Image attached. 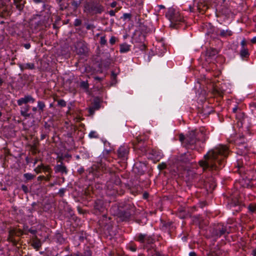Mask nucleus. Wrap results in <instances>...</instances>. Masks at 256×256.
I'll return each mask as SVG.
<instances>
[{"mask_svg": "<svg viewBox=\"0 0 256 256\" xmlns=\"http://www.w3.org/2000/svg\"><path fill=\"white\" fill-rule=\"evenodd\" d=\"M228 154L229 150L226 146L219 145L210 150L204 156V159L199 162V164L204 170H219L224 167L225 160Z\"/></svg>", "mask_w": 256, "mask_h": 256, "instance_id": "obj_1", "label": "nucleus"}, {"mask_svg": "<svg viewBox=\"0 0 256 256\" xmlns=\"http://www.w3.org/2000/svg\"><path fill=\"white\" fill-rule=\"evenodd\" d=\"M206 139L204 133L202 130L190 131L186 136L182 134H179V140L184 147L198 152L202 148L200 143H204Z\"/></svg>", "mask_w": 256, "mask_h": 256, "instance_id": "obj_2", "label": "nucleus"}, {"mask_svg": "<svg viewBox=\"0 0 256 256\" xmlns=\"http://www.w3.org/2000/svg\"><path fill=\"white\" fill-rule=\"evenodd\" d=\"M110 178L106 182V194L110 196H116V194L122 195L124 192V190L120 187L121 180L119 176L114 172H110Z\"/></svg>", "mask_w": 256, "mask_h": 256, "instance_id": "obj_3", "label": "nucleus"}, {"mask_svg": "<svg viewBox=\"0 0 256 256\" xmlns=\"http://www.w3.org/2000/svg\"><path fill=\"white\" fill-rule=\"evenodd\" d=\"M244 161L246 160V158H242L237 160L236 163L235 164L237 170L235 172H238L240 174H246V172H248V178L250 180V182L248 184V187L252 188L256 186V170L248 171L244 165Z\"/></svg>", "mask_w": 256, "mask_h": 256, "instance_id": "obj_4", "label": "nucleus"}, {"mask_svg": "<svg viewBox=\"0 0 256 256\" xmlns=\"http://www.w3.org/2000/svg\"><path fill=\"white\" fill-rule=\"evenodd\" d=\"M35 101V98L30 94L24 95V97L20 98L17 100V104L18 106L24 104V106L20 108V113L22 116L26 118L32 116V114L28 113L30 110V106L28 104L29 102L34 103Z\"/></svg>", "mask_w": 256, "mask_h": 256, "instance_id": "obj_5", "label": "nucleus"}, {"mask_svg": "<svg viewBox=\"0 0 256 256\" xmlns=\"http://www.w3.org/2000/svg\"><path fill=\"white\" fill-rule=\"evenodd\" d=\"M84 12L91 14H102L104 10V6L98 2L91 0L86 1L84 6Z\"/></svg>", "mask_w": 256, "mask_h": 256, "instance_id": "obj_6", "label": "nucleus"}, {"mask_svg": "<svg viewBox=\"0 0 256 256\" xmlns=\"http://www.w3.org/2000/svg\"><path fill=\"white\" fill-rule=\"evenodd\" d=\"M166 16L170 22V26L176 28H178V25L184 21L179 12L172 8L168 9Z\"/></svg>", "mask_w": 256, "mask_h": 256, "instance_id": "obj_7", "label": "nucleus"}, {"mask_svg": "<svg viewBox=\"0 0 256 256\" xmlns=\"http://www.w3.org/2000/svg\"><path fill=\"white\" fill-rule=\"evenodd\" d=\"M135 208L130 204L125 206V209L120 210L118 214V218L120 222H128L130 220L132 213L134 212Z\"/></svg>", "mask_w": 256, "mask_h": 256, "instance_id": "obj_8", "label": "nucleus"}, {"mask_svg": "<svg viewBox=\"0 0 256 256\" xmlns=\"http://www.w3.org/2000/svg\"><path fill=\"white\" fill-rule=\"evenodd\" d=\"M210 232L212 236L214 238L215 241L220 236H226L229 234L227 227L222 224L214 225Z\"/></svg>", "mask_w": 256, "mask_h": 256, "instance_id": "obj_9", "label": "nucleus"}, {"mask_svg": "<svg viewBox=\"0 0 256 256\" xmlns=\"http://www.w3.org/2000/svg\"><path fill=\"white\" fill-rule=\"evenodd\" d=\"M135 240L139 242L142 244L144 246L146 245L153 244L155 242L154 236L148 235L146 234H138L135 237Z\"/></svg>", "mask_w": 256, "mask_h": 256, "instance_id": "obj_10", "label": "nucleus"}, {"mask_svg": "<svg viewBox=\"0 0 256 256\" xmlns=\"http://www.w3.org/2000/svg\"><path fill=\"white\" fill-rule=\"evenodd\" d=\"M130 148L128 146L124 145L120 146L116 151L118 158L121 161L125 162L128 158Z\"/></svg>", "mask_w": 256, "mask_h": 256, "instance_id": "obj_11", "label": "nucleus"}, {"mask_svg": "<svg viewBox=\"0 0 256 256\" xmlns=\"http://www.w3.org/2000/svg\"><path fill=\"white\" fill-rule=\"evenodd\" d=\"M102 100L98 97L95 98L92 103V106L86 110L88 112V116H92L96 110H98L100 108V104Z\"/></svg>", "mask_w": 256, "mask_h": 256, "instance_id": "obj_12", "label": "nucleus"}, {"mask_svg": "<svg viewBox=\"0 0 256 256\" xmlns=\"http://www.w3.org/2000/svg\"><path fill=\"white\" fill-rule=\"evenodd\" d=\"M237 196L238 195L236 194L232 197L228 204L230 208H235L234 210L238 212L241 210L243 204L242 200L238 199Z\"/></svg>", "mask_w": 256, "mask_h": 256, "instance_id": "obj_13", "label": "nucleus"}, {"mask_svg": "<svg viewBox=\"0 0 256 256\" xmlns=\"http://www.w3.org/2000/svg\"><path fill=\"white\" fill-rule=\"evenodd\" d=\"M194 2L196 10L200 14H204L208 9V6L203 0H194Z\"/></svg>", "mask_w": 256, "mask_h": 256, "instance_id": "obj_14", "label": "nucleus"}, {"mask_svg": "<svg viewBox=\"0 0 256 256\" xmlns=\"http://www.w3.org/2000/svg\"><path fill=\"white\" fill-rule=\"evenodd\" d=\"M62 157H60L58 160V162H60V164H57L54 166V170L56 173L60 172L62 174H66L68 173V170L66 166L62 162Z\"/></svg>", "mask_w": 256, "mask_h": 256, "instance_id": "obj_15", "label": "nucleus"}, {"mask_svg": "<svg viewBox=\"0 0 256 256\" xmlns=\"http://www.w3.org/2000/svg\"><path fill=\"white\" fill-rule=\"evenodd\" d=\"M226 253L222 250L218 246L212 248L207 256H226Z\"/></svg>", "mask_w": 256, "mask_h": 256, "instance_id": "obj_16", "label": "nucleus"}, {"mask_svg": "<svg viewBox=\"0 0 256 256\" xmlns=\"http://www.w3.org/2000/svg\"><path fill=\"white\" fill-rule=\"evenodd\" d=\"M134 148L139 149L143 153L147 151V144L145 141L140 138H136V142L134 144Z\"/></svg>", "mask_w": 256, "mask_h": 256, "instance_id": "obj_17", "label": "nucleus"}, {"mask_svg": "<svg viewBox=\"0 0 256 256\" xmlns=\"http://www.w3.org/2000/svg\"><path fill=\"white\" fill-rule=\"evenodd\" d=\"M76 52L80 55H84L88 52L86 44L84 42H78L76 46Z\"/></svg>", "mask_w": 256, "mask_h": 256, "instance_id": "obj_18", "label": "nucleus"}, {"mask_svg": "<svg viewBox=\"0 0 256 256\" xmlns=\"http://www.w3.org/2000/svg\"><path fill=\"white\" fill-rule=\"evenodd\" d=\"M94 208L96 213H102L106 210V208L104 206L103 200H96L94 204Z\"/></svg>", "mask_w": 256, "mask_h": 256, "instance_id": "obj_19", "label": "nucleus"}, {"mask_svg": "<svg viewBox=\"0 0 256 256\" xmlns=\"http://www.w3.org/2000/svg\"><path fill=\"white\" fill-rule=\"evenodd\" d=\"M38 106L37 107L34 106L32 108V110L34 113L38 112L40 114L43 113L44 110V109L46 107L44 102L42 100L38 101Z\"/></svg>", "mask_w": 256, "mask_h": 256, "instance_id": "obj_20", "label": "nucleus"}, {"mask_svg": "<svg viewBox=\"0 0 256 256\" xmlns=\"http://www.w3.org/2000/svg\"><path fill=\"white\" fill-rule=\"evenodd\" d=\"M204 186L208 192L212 191L216 186V184L212 178H209L204 182Z\"/></svg>", "mask_w": 256, "mask_h": 256, "instance_id": "obj_21", "label": "nucleus"}, {"mask_svg": "<svg viewBox=\"0 0 256 256\" xmlns=\"http://www.w3.org/2000/svg\"><path fill=\"white\" fill-rule=\"evenodd\" d=\"M14 4L16 8L20 12H22L24 10V6L26 4L25 0H13Z\"/></svg>", "mask_w": 256, "mask_h": 256, "instance_id": "obj_22", "label": "nucleus"}, {"mask_svg": "<svg viewBox=\"0 0 256 256\" xmlns=\"http://www.w3.org/2000/svg\"><path fill=\"white\" fill-rule=\"evenodd\" d=\"M19 68L22 72L24 70H34L36 66L34 63H26L24 64H18Z\"/></svg>", "mask_w": 256, "mask_h": 256, "instance_id": "obj_23", "label": "nucleus"}, {"mask_svg": "<svg viewBox=\"0 0 256 256\" xmlns=\"http://www.w3.org/2000/svg\"><path fill=\"white\" fill-rule=\"evenodd\" d=\"M12 13V8L8 9L6 6L2 10H0V17L6 18V17L10 16Z\"/></svg>", "mask_w": 256, "mask_h": 256, "instance_id": "obj_24", "label": "nucleus"}, {"mask_svg": "<svg viewBox=\"0 0 256 256\" xmlns=\"http://www.w3.org/2000/svg\"><path fill=\"white\" fill-rule=\"evenodd\" d=\"M218 50L214 48H208L206 52V56L210 58H214L218 54Z\"/></svg>", "mask_w": 256, "mask_h": 256, "instance_id": "obj_25", "label": "nucleus"}, {"mask_svg": "<svg viewBox=\"0 0 256 256\" xmlns=\"http://www.w3.org/2000/svg\"><path fill=\"white\" fill-rule=\"evenodd\" d=\"M190 158V154L189 152L182 154L178 156V160L184 163L189 162Z\"/></svg>", "mask_w": 256, "mask_h": 256, "instance_id": "obj_26", "label": "nucleus"}, {"mask_svg": "<svg viewBox=\"0 0 256 256\" xmlns=\"http://www.w3.org/2000/svg\"><path fill=\"white\" fill-rule=\"evenodd\" d=\"M32 246L36 250H39L40 248L42 246V242L36 236L32 240Z\"/></svg>", "mask_w": 256, "mask_h": 256, "instance_id": "obj_27", "label": "nucleus"}, {"mask_svg": "<svg viewBox=\"0 0 256 256\" xmlns=\"http://www.w3.org/2000/svg\"><path fill=\"white\" fill-rule=\"evenodd\" d=\"M162 228L163 230L169 232L172 228L173 223L172 222H163Z\"/></svg>", "mask_w": 256, "mask_h": 256, "instance_id": "obj_28", "label": "nucleus"}, {"mask_svg": "<svg viewBox=\"0 0 256 256\" xmlns=\"http://www.w3.org/2000/svg\"><path fill=\"white\" fill-rule=\"evenodd\" d=\"M186 176L188 178V180L192 181L197 176V174L193 170H188L186 172Z\"/></svg>", "mask_w": 256, "mask_h": 256, "instance_id": "obj_29", "label": "nucleus"}, {"mask_svg": "<svg viewBox=\"0 0 256 256\" xmlns=\"http://www.w3.org/2000/svg\"><path fill=\"white\" fill-rule=\"evenodd\" d=\"M177 215L180 218H185L188 216V212L186 210L181 208L178 210Z\"/></svg>", "mask_w": 256, "mask_h": 256, "instance_id": "obj_30", "label": "nucleus"}, {"mask_svg": "<svg viewBox=\"0 0 256 256\" xmlns=\"http://www.w3.org/2000/svg\"><path fill=\"white\" fill-rule=\"evenodd\" d=\"M130 46L126 44H122L120 45V52L121 53H124L130 50Z\"/></svg>", "mask_w": 256, "mask_h": 256, "instance_id": "obj_31", "label": "nucleus"}, {"mask_svg": "<svg viewBox=\"0 0 256 256\" xmlns=\"http://www.w3.org/2000/svg\"><path fill=\"white\" fill-rule=\"evenodd\" d=\"M232 34H233L232 32L230 30H220V33L219 35L221 37L225 38L228 36H231L232 35Z\"/></svg>", "mask_w": 256, "mask_h": 256, "instance_id": "obj_32", "label": "nucleus"}, {"mask_svg": "<svg viewBox=\"0 0 256 256\" xmlns=\"http://www.w3.org/2000/svg\"><path fill=\"white\" fill-rule=\"evenodd\" d=\"M240 55L242 58H248L250 54L248 52V49L247 48H242L241 49L240 51Z\"/></svg>", "mask_w": 256, "mask_h": 256, "instance_id": "obj_33", "label": "nucleus"}, {"mask_svg": "<svg viewBox=\"0 0 256 256\" xmlns=\"http://www.w3.org/2000/svg\"><path fill=\"white\" fill-rule=\"evenodd\" d=\"M81 4L80 1L73 0L71 2V4L73 7L74 10H76L77 8L80 6Z\"/></svg>", "mask_w": 256, "mask_h": 256, "instance_id": "obj_34", "label": "nucleus"}, {"mask_svg": "<svg viewBox=\"0 0 256 256\" xmlns=\"http://www.w3.org/2000/svg\"><path fill=\"white\" fill-rule=\"evenodd\" d=\"M80 86L86 91H88V89L89 84L87 82L82 81L80 83Z\"/></svg>", "mask_w": 256, "mask_h": 256, "instance_id": "obj_35", "label": "nucleus"}, {"mask_svg": "<svg viewBox=\"0 0 256 256\" xmlns=\"http://www.w3.org/2000/svg\"><path fill=\"white\" fill-rule=\"evenodd\" d=\"M36 176L35 175H33L30 173H26L24 174V178L26 180H30L34 179V177Z\"/></svg>", "mask_w": 256, "mask_h": 256, "instance_id": "obj_36", "label": "nucleus"}, {"mask_svg": "<svg viewBox=\"0 0 256 256\" xmlns=\"http://www.w3.org/2000/svg\"><path fill=\"white\" fill-rule=\"evenodd\" d=\"M132 16L130 14L124 13L121 18L123 19L124 20H130L132 18Z\"/></svg>", "mask_w": 256, "mask_h": 256, "instance_id": "obj_37", "label": "nucleus"}, {"mask_svg": "<svg viewBox=\"0 0 256 256\" xmlns=\"http://www.w3.org/2000/svg\"><path fill=\"white\" fill-rule=\"evenodd\" d=\"M248 208L251 212H254L256 210V204H250L248 206Z\"/></svg>", "mask_w": 256, "mask_h": 256, "instance_id": "obj_38", "label": "nucleus"}, {"mask_svg": "<svg viewBox=\"0 0 256 256\" xmlns=\"http://www.w3.org/2000/svg\"><path fill=\"white\" fill-rule=\"evenodd\" d=\"M92 255V251L88 248H87L84 251L83 256H91Z\"/></svg>", "mask_w": 256, "mask_h": 256, "instance_id": "obj_39", "label": "nucleus"}, {"mask_svg": "<svg viewBox=\"0 0 256 256\" xmlns=\"http://www.w3.org/2000/svg\"><path fill=\"white\" fill-rule=\"evenodd\" d=\"M8 240L12 242L14 245H16L17 244V242L16 240L14 238V236H11L9 234L8 238Z\"/></svg>", "mask_w": 256, "mask_h": 256, "instance_id": "obj_40", "label": "nucleus"}, {"mask_svg": "<svg viewBox=\"0 0 256 256\" xmlns=\"http://www.w3.org/2000/svg\"><path fill=\"white\" fill-rule=\"evenodd\" d=\"M58 104L60 107H65L66 106V102L64 100H59L58 101Z\"/></svg>", "mask_w": 256, "mask_h": 256, "instance_id": "obj_41", "label": "nucleus"}, {"mask_svg": "<svg viewBox=\"0 0 256 256\" xmlns=\"http://www.w3.org/2000/svg\"><path fill=\"white\" fill-rule=\"evenodd\" d=\"M100 44L101 45L104 46L106 44L107 41L106 38V36H102L100 37Z\"/></svg>", "mask_w": 256, "mask_h": 256, "instance_id": "obj_42", "label": "nucleus"}, {"mask_svg": "<svg viewBox=\"0 0 256 256\" xmlns=\"http://www.w3.org/2000/svg\"><path fill=\"white\" fill-rule=\"evenodd\" d=\"M41 167L42 168V170L45 172H50V168L48 166H44L42 164H41Z\"/></svg>", "mask_w": 256, "mask_h": 256, "instance_id": "obj_43", "label": "nucleus"}, {"mask_svg": "<svg viewBox=\"0 0 256 256\" xmlns=\"http://www.w3.org/2000/svg\"><path fill=\"white\" fill-rule=\"evenodd\" d=\"M89 136L90 138H98V135L97 134L96 132L92 131L89 134Z\"/></svg>", "mask_w": 256, "mask_h": 256, "instance_id": "obj_44", "label": "nucleus"}, {"mask_svg": "<svg viewBox=\"0 0 256 256\" xmlns=\"http://www.w3.org/2000/svg\"><path fill=\"white\" fill-rule=\"evenodd\" d=\"M230 12V10L226 8H224L222 9V14L225 15H228Z\"/></svg>", "mask_w": 256, "mask_h": 256, "instance_id": "obj_45", "label": "nucleus"}, {"mask_svg": "<svg viewBox=\"0 0 256 256\" xmlns=\"http://www.w3.org/2000/svg\"><path fill=\"white\" fill-rule=\"evenodd\" d=\"M82 24V20L80 19L76 18L74 20V26H78Z\"/></svg>", "mask_w": 256, "mask_h": 256, "instance_id": "obj_46", "label": "nucleus"}, {"mask_svg": "<svg viewBox=\"0 0 256 256\" xmlns=\"http://www.w3.org/2000/svg\"><path fill=\"white\" fill-rule=\"evenodd\" d=\"M166 168V164L165 163H161L158 165V168L160 170H163Z\"/></svg>", "mask_w": 256, "mask_h": 256, "instance_id": "obj_47", "label": "nucleus"}, {"mask_svg": "<svg viewBox=\"0 0 256 256\" xmlns=\"http://www.w3.org/2000/svg\"><path fill=\"white\" fill-rule=\"evenodd\" d=\"M34 172L36 173V174H40L42 170V168L41 167V164L40 165H39L36 168H34Z\"/></svg>", "mask_w": 256, "mask_h": 256, "instance_id": "obj_48", "label": "nucleus"}, {"mask_svg": "<svg viewBox=\"0 0 256 256\" xmlns=\"http://www.w3.org/2000/svg\"><path fill=\"white\" fill-rule=\"evenodd\" d=\"M22 190L24 192L25 194H27L28 192V186L24 184L22 186Z\"/></svg>", "mask_w": 256, "mask_h": 256, "instance_id": "obj_49", "label": "nucleus"}, {"mask_svg": "<svg viewBox=\"0 0 256 256\" xmlns=\"http://www.w3.org/2000/svg\"><path fill=\"white\" fill-rule=\"evenodd\" d=\"M196 6L194 4L193 5V6H190L188 8L190 11L192 12H196Z\"/></svg>", "mask_w": 256, "mask_h": 256, "instance_id": "obj_50", "label": "nucleus"}, {"mask_svg": "<svg viewBox=\"0 0 256 256\" xmlns=\"http://www.w3.org/2000/svg\"><path fill=\"white\" fill-rule=\"evenodd\" d=\"M95 28H96V26L92 24H86V28L88 30H93Z\"/></svg>", "mask_w": 256, "mask_h": 256, "instance_id": "obj_51", "label": "nucleus"}, {"mask_svg": "<svg viewBox=\"0 0 256 256\" xmlns=\"http://www.w3.org/2000/svg\"><path fill=\"white\" fill-rule=\"evenodd\" d=\"M116 41V38L115 36H112L111 37V38L110 40V43L111 45H114Z\"/></svg>", "mask_w": 256, "mask_h": 256, "instance_id": "obj_52", "label": "nucleus"}, {"mask_svg": "<svg viewBox=\"0 0 256 256\" xmlns=\"http://www.w3.org/2000/svg\"><path fill=\"white\" fill-rule=\"evenodd\" d=\"M48 132H42L40 135V140H43L48 136Z\"/></svg>", "mask_w": 256, "mask_h": 256, "instance_id": "obj_53", "label": "nucleus"}, {"mask_svg": "<svg viewBox=\"0 0 256 256\" xmlns=\"http://www.w3.org/2000/svg\"><path fill=\"white\" fill-rule=\"evenodd\" d=\"M18 233L17 236H22L24 234H27L28 233L26 232H24V231L22 230L18 229L17 231Z\"/></svg>", "mask_w": 256, "mask_h": 256, "instance_id": "obj_54", "label": "nucleus"}, {"mask_svg": "<svg viewBox=\"0 0 256 256\" xmlns=\"http://www.w3.org/2000/svg\"><path fill=\"white\" fill-rule=\"evenodd\" d=\"M240 44H241V46H242V48H246V42L245 38H244L242 40Z\"/></svg>", "mask_w": 256, "mask_h": 256, "instance_id": "obj_55", "label": "nucleus"}, {"mask_svg": "<svg viewBox=\"0 0 256 256\" xmlns=\"http://www.w3.org/2000/svg\"><path fill=\"white\" fill-rule=\"evenodd\" d=\"M9 235L14 236L15 235H17L16 232L14 230H11L9 231Z\"/></svg>", "mask_w": 256, "mask_h": 256, "instance_id": "obj_56", "label": "nucleus"}, {"mask_svg": "<svg viewBox=\"0 0 256 256\" xmlns=\"http://www.w3.org/2000/svg\"><path fill=\"white\" fill-rule=\"evenodd\" d=\"M118 9L116 8L114 10H111L109 12V14L110 16H114L116 12H118Z\"/></svg>", "mask_w": 256, "mask_h": 256, "instance_id": "obj_57", "label": "nucleus"}, {"mask_svg": "<svg viewBox=\"0 0 256 256\" xmlns=\"http://www.w3.org/2000/svg\"><path fill=\"white\" fill-rule=\"evenodd\" d=\"M28 232L31 233L33 234H36L37 232V230L36 229H32V228L28 230Z\"/></svg>", "mask_w": 256, "mask_h": 256, "instance_id": "obj_58", "label": "nucleus"}, {"mask_svg": "<svg viewBox=\"0 0 256 256\" xmlns=\"http://www.w3.org/2000/svg\"><path fill=\"white\" fill-rule=\"evenodd\" d=\"M64 192H65V189L64 188H60L59 190L58 194H60V196L61 197H62V196H63Z\"/></svg>", "mask_w": 256, "mask_h": 256, "instance_id": "obj_59", "label": "nucleus"}, {"mask_svg": "<svg viewBox=\"0 0 256 256\" xmlns=\"http://www.w3.org/2000/svg\"><path fill=\"white\" fill-rule=\"evenodd\" d=\"M26 49H29L30 48V43L24 44H22Z\"/></svg>", "mask_w": 256, "mask_h": 256, "instance_id": "obj_60", "label": "nucleus"}, {"mask_svg": "<svg viewBox=\"0 0 256 256\" xmlns=\"http://www.w3.org/2000/svg\"><path fill=\"white\" fill-rule=\"evenodd\" d=\"M28 226H27V225H24V227H23V230H24V232H28Z\"/></svg>", "mask_w": 256, "mask_h": 256, "instance_id": "obj_61", "label": "nucleus"}, {"mask_svg": "<svg viewBox=\"0 0 256 256\" xmlns=\"http://www.w3.org/2000/svg\"><path fill=\"white\" fill-rule=\"evenodd\" d=\"M44 178H45V176H40L38 177V181L42 180H44Z\"/></svg>", "mask_w": 256, "mask_h": 256, "instance_id": "obj_62", "label": "nucleus"}, {"mask_svg": "<svg viewBox=\"0 0 256 256\" xmlns=\"http://www.w3.org/2000/svg\"><path fill=\"white\" fill-rule=\"evenodd\" d=\"M72 256H83L82 254H80V252H77L76 253L73 254Z\"/></svg>", "mask_w": 256, "mask_h": 256, "instance_id": "obj_63", "label": "nucleus"}, {"mask_svg": "<svg viewBox=\"0 0 256 256\" xmlns=\"http://www.w3.org/2000/svg\"><path fill=\"white\" fill-rule=\"evenodd\" d=\"M196 256V254L194 252H190V254H189V256Z\"/></svg>", "mask_w": 256, "mask_h": 256, "instance_id": "obj_64", "label": "nucleus"}]
</instances>
